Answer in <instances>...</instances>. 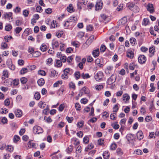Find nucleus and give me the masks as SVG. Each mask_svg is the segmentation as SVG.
Segmentation results:
<instances>
[{
    "instance_id": "obj_50",
    "label": "nucleus",
    "mask_w": 159,
    "mask_h": 159,
    "mask_svg": "<svg viewBox=\"0 0 159 159\" xmlns=\"http://www.w3.org/2000/svg\"><path fill=\"white\" fill-rule=\"evenodd\" d=\"M13 84L15 86H17L19 83V81L18 79H15L13 81Z\"/></svg>"
},
{
    "instance_id": "obj_9",
    "label": "nucleus",
    "mask_w": 159,
    "mask_h": 159,
    "mask_svg": "<svg viewBox=\"0 0 159 159\" xmlns=\"http://www.w3.org/2000/svg\"><path fill=\"white\" fill-rule=\"evenodd\" d=\"M66 88L63 86H61L59 89L58 94L59 96H61L63 94V92L66 90Z\"/></svg>"
},
{
    "instance_id": "obj_58",
    "label": "nucleus",
    "mask_w": 159,
    "mask_h": 159,
    "mask_svg": "<svg viewBox=\"0 0 159 159\" xmlns=\"http://www.w3.org/2000/svg\"><path fill=\"white\" fill-rule=\"evenodd\" d=\"M20 139V137L17 135H16L14 136L13 141L14 142L16 143L17 141H18Z\"/></svg>"
},
{
    "instance_id": "obj_37",
    "label": "nucleus",
    "mask_w": 159,
    "mask_h": 159,
    "mask_svg": "<svg viewBox=\"0 0 159 159\" xmlns=\"http://www.w3.org/2000/svg\"><path fill=\"white\" fill-rule=\"evenodd\" d=\"M44 120L48 123L51 122L52 121V120L50 117H47L46 116H45L44 118Z\"/></svg>"
},
{
    "instance_id": "obj_5",
    "label": "nucleus",
    "mask_w": 159,
    "mask_h": 159,
    "mask_svg": "<svg viewBox=\"0 0 159 159\" xmlns=\"http://www.w3.org/2000/svg\"><path fill=\"white\" fill-rule=\"evenodd\" d=\"M2 17L5 19L8 18L9 20L10 19L12 20V13L11 12H4L2 15Z\"/></svg>"
},
{
    "instance_id": "obj_19",
    "label": "nucleus",
    "mask_w": 159,
    "mask_h": 159,
    "mask_svg": "<svg viewBox=\"0 0 159 159\" xmlns=\"http://www.w3.org/2000/svg\"><path fill=\"white\" fill-rule=\"evenodd\" d=\"M93 55L94 57H97L99 56V49L97 48L93 52Z\"/></svg>"
},
{
    "instance_id": "obj_34",
    "label": "nucleus",
    "mask_w": 159,
    "mask_h": 159,
    "mask_svg": "<svg viewBox=\"0 0 159 159\" xmlns=\"http://www.w3.org/2000/svg\"><path fill=\"white\" fill-rule=\"evenodd\" d=\"M71 44L73 46H75L76 48H78L80 46L79 43L76 41L72 42H71Z\"/></svg>"
},
{
    "instance_id": "obj_32",
    "label": "nucleus",
    "mask_w": 159,
    "mask_h": 159,
    "mask_svg": "<svg viewBox=\"0 0 159 159\" xmlns=\"http://www.w3.org/2000/svg\"><path fill=\"white\" fill-rule=\"evenodd\" d=\"M34 98L37 100H39L40 98V95L38 92L36 93L34 95Z\"/></svg>"
},
{
    "instance_id": "obj_31",
    "label": "nucleus",
    "mask_w": 159,
    "mask_h": 159,
    "mask_svg": "<svg viewBox=\"0 0 159 159\" xmlns=\"http://www.w3.org/2000/svg\"><path fill=\"white\" fill-rule=\"evenodd\" d=\"M116 152L117 154V155L119 156H121L123 154V152L121 149L120 148H117Z\"/></svg>"
},
{
    "instance_id": "obj_64",
    "label": "nucleus",
    "mask_w": 159,
    "mask_h": 159,
    "mask_svg": "<svg viewBox=\"0 0 159 159\" xmlns=\"http://www.w3.org/2000/svg\"><path fill=\"white\" fill-rule=\"evenodd\" d=\"M66 119L68 122L69 123H71L73 120V117H70L68 116H66Z\"/></svg>"
},
{
    "instance_id": "obj_59",
    "label": "nucleus",
    "mask_w": 159,
    "mask_h": 159,
    "mask_svg": "<svg viewBox=\"0 0 159 159\" xmlns=\"http://www.w3.org/2000/svg\"><path fill=\"white\" fill-rule=\"evenodd\" d=\"M61 78L63 79L66 80L68 78V74L64 73L62 75Z\"/></svg>"
},
{
    "instance_id": "obj_47",
    "label": "nucleus",
    "mask_w": 159,
    "mask_h": 159,
    "mask_svg": "<svg viewBox=\"0 0 159 159\" xmlns=\"http://www.w3.org/2000/svg\"><path fill=\"white\" fill-rule=\"evenodd\" d=\"M116 113L114 112L113 113H111V114L110 115V118L111 120H116V118L115 117V115H116Z\"/></svg>"
},
{
    "instance_id": "obj_3",
    "label": "nucleus",
    "mask_w": 159,
    "mask_h": 159,
    "mask_svg": "<svg viewBox=\"0 0 159 159\" xmlns=\"http://www.w3.org/2000/svg\"><path fill=\"white\" fill-rule=\"evenodd\" d=\"M116 76L113 74L110 78H108L107 81V84L110 85L114 83L116 81Z\"/></svg>"
},
{
    "instance_id": "obj_23",
    "label": "nucleus",
    "mask_w": 159,
    "mask_h": 159,
    "mask_svg": "<svg viewBox=\"0 0 159 159\" xmlns=\"http://www.w3.org/2000/svg\"><path fill=\"white\" fill-rule=\"evenodd\" d=\"M37 82L39 86H42L44 84L45 81L43 79L41 78L38 80Z\"/></svg>"
},
{
    "instance_id": "obj_8",
    "label": "nucleus",
    "mask_w": 159,
    "mask_h": 159,
    "mask_svg": "<svg viewBox=\"0 0 159 159\" xmlns=\"http://www.w3.org/2000/svg\"><path fill=\"white\" fill-rule=\"evenodd\" d=\"M147 9L148 11H149L151 13H153L154 11L153 5L152 4H148V5Z\"/></svg>"
},
{
    "instance_id": "obj_2",
    "label": "nucleus",
    "mask_w": 159,
    "mask_h": 159,
    "mask_svg": "<svg viewBox=\"0 0 159 159\" xmlns=\"http://www.w3.org/2000/svg\"><path fill=\"white\" fill-rule=\"evenodd\" d=\"M89 91L88 88L84 87L80 90V92L78 94V96L80 97L84 94H89Z\"/></svg>"
},
{
    "instance_id": "obj_40",
    "label": "nucleus",
    "mask_w": 159,
    "mask_h": 159,
    "mask_svg": "<svg viewBox=\"0 0 159 159\" xmlns=\"http://www.w3.org/2000/svg\"><path fill=\"white\" fill-rule=\"evenodd\" d=\"M28 71V69L27 68H24L20 70V73L21 74H24L27 73Z\"/></svg>"
},
{
    "instance_id": "obj_48",
    "label": "nucleus",
    "mask_w": 159,
    "mask_h": 159,
    "mask_svg": "<svg viewBox=\"0 0 159 159\" xmlns=\"http://www.w3.org/2000/svg\"><path fill=\"white\" fill-rule=\"evenodd\" d=\"M43 38V34L41 33H39L38 35H37V41L39 42Z\"/></svg>"
},
{
    "instance_id": "obj_57",
    "label": "nucleus",
    "mask_w": 159,
    "mask_h": 159,
    "mask_svg": "<svg viewBox=\"0 0 159 159\" xmlns=\"http://www.w3.org/2000/svg\"><path fill=\"white\" fill-rule=\"evenodd\" d=\"M22 28L20 27H17L16 28L15 31L16 34H19L22 30Z\"/></svg>"
},
{
    "instance_id": "obj_54",
    "label": "nucleus",
    "mask_w": 159,
    "mask_h": 159,
    "mask_svg": "<svg viewBox=\"0 0 159 159\" xmlns=\"http://www.w3.org/2000/svg\"><path fill=\"white\" fill-rule=\"evenodd\" d=\"M104 139H100L98 140V144L100 145H102L104 143Z\"/></svg>"
},
{
    "instance_id": "obj_42",
    "label": "nucleus",
    "mask_w": 159,
    "mask_h": 159,
    "mask_svg": "<svg viewBox=\"0 0 159 159\" xmlns=\"http://www.w3.org/2000/svg\"><path fill=\"white\" fill-rule=\"evenodd\" d=\"M134 153L138 155H141L143 153L142 151L140 149H137L134 152Z\"/></svg>"
},
{
    "instance_id": "obj_30",
    "label": "nucleus",
    "mask_w": 159,
    "mask_h": 159,
    "mask_svg": "<svg viewBox=\"0 0 159 159\" xmlns=\"http://www.w3.org/2000/svg\"><path fill=\"white\" fill-rule=\"evenodd\" d=\"M127 5L129 9H131L132 8L134 7L135 5L132 2H129L127 3Z\"/></svg>"
},
{
    "instance_id": "obj_12",
    "label": "nucleus",
    "mask_w": 159,
    "mask_h": 159,
    "mask_svg": "<svg viewBox=\"0 0 159 159\" xmlns=\"http://www.w3.org/2000/svg\"><path fill=\"white\" fill-rule=\"evenodd\" d=\"M102 3L101 2H99L96 3L95 6V9L100 10L102 9Z\"/></svg>"
},
{
    "instance_id": "obj_62",
    "label": "nucleus",
    "mask_w": 159,
    "mask_h": 159,
    "mask_svg": "<svg viewBox=\"0 0 159 159\" xmlns=\"http://www.w3.org/2000/svg\"><path fill=\"white\" fill-rule=\"evenodd\" d=\"M27 81V79L25 77H22L20 79L21 82L23 84H24L26 83Z\"/></svg>"
},
{
    "instance_id": "obj_55",
    "label": "nucleus",
    "mask_w": 159,
    "mask_h": 159,
    "mask_svg": "<svg viewBox=\"0 0 159 159\" xmlns=\"http://www.w3.org/2000/svg\"><path fill=\"white\" fill-rule=\"evenodd\" d=\"M117 147V145L115 143H112L110 146V149L111 150H114Z\"/></svg>"
},
{
    "instance_id": "obj_36",
    "label": "nucleus",
    "mask_w": 159,
    "mask_h": 159,
    "mask_svg": "<svg viewBox=\"0 0 159 159\" xmlns=\"http://www.w3.org/2000/svg\"><path fill=\"white\" fill-rule=\"evenodd\" d=\"M41 50L43 52H44L47 49V46L44 44H43L40 47Z\"/></svg>"
},
{
    "instance_id": "obj_38",
    "label": "nucleus",
    "mask_w": 159,
    "mask_h": 159,
    "mask_svg": "<svg viewBox=\"0 0 159 159\" xmlns=\"http://www.w3.org/2000/svg\"><path fill=\"white\" fill-rule=\"evenodd\" d=\"M62 62H65L66 61V57L65 56H63L61 55V57H60V60Z\"/></svg>"
},
{
    "instance_id": "obj_25",
    "label": "nucleus",
    "mask_w": 159,
    "mask_h": 159,
    "mask_svg": "<svg viewBox=\"0 0 159 159\" xmlns=\"http://www.w3.org/2000/svg\"><path fill=\"white\" fill-rule=\"evenodd\" d=\"M28 146L30 148H36L35 144L32 141H30L28 143Z\"/></svg>"
},
{
    "instance_id": "obj_18",
    "label": "nucleus",
    "mask_w": 159,
    "mask_h": 159,
    "mask_svg": "<svg viewBox=\"0 0 159 159\" xmlns=\"http://www.w3.org/2000/svg\"><path fill=\"white\" fill-rule=\"evenodd\" d=\"M15 113L16 116L17 117H20L22 116V112L20 110H17L15 111Z\"/></svg>"
},
{
    "instance_id": "obj_33",
    "label": "nucleus",
    "mask_w": 159,
    "mask_h": 159,
    "mask_svg": "<svg viewBox=\"0 0 159 159\" xmlns=\"http://www.w3.org/2000/svg\"><path fill=\"white\" fill-rule=\"evenodd\" d=\"M82 77L84 79L89 78L90 77L89 74L88 73L84 74L83 73L81 74Z\"/></svg>"
},
{
    "instance_id": "obj_15",
    "label": "nucleus",
    "mask_w": 159,
    "mask_h": 159,
    "mask_svg": "<svg viewBox=\"0 0 159 159\" xmlns=\"http://www.w3.org/2000/svg\"><path fill=\"white\" fill-rule=\"evenodd\" d=\"M113 67L112 66H108L107 67L105 73L106 74H109L111 73V71L112 70Z\"/></svg>"
},
{
    "instance_id": "obj_44",
    "label": "nucleus",
    "mask_w": 159,
    "mask_h": 159,
    "mask_svg": "<svg viewBox=\"0 0 159 159\" xmlns=\"http://www.w3.org/2000/svg\"><path fill=\"white\" fill-rule=\"evenodd\" d=\"M149 22V20L147 18H144L143 20V25L145 26L148 24Z\"/></svg>"
},
{
    "instance_id": "obj_21",
    "label": "nucleus",
    "mask_w": 159,
    "mask_h": 159,
    "mask_svg": "<svg viewBox=\"0 0 159 159\" xmlns=\"http://www.w3.org/2000/svg\"><path fill=\"white\" fill-rule=\"evenodd\" d=\"M62 65V61L60 60H56L55 66L57 67H60Z\"/></svg>"
},
{
    "instance_id": "obj_1",
    "label": "nucleus",
    "mask_w": 159,
    "mask_h": 159,
    "mask_svg": "<svg viewBox=\"0 0 159 159\" xmlns=\"http://www.w3.org/2000/svg\"><path fill=\"white\" fill-rule=\"evenodd\" d=\"M33 131L35 134H39L43 132V129L39 126H35L33 128Z\"/></svg>"
},
{
    "instance_id": "obj_17",
    "label": "nucleus",
    "mask_w": 159,
    "mask_h": 159,
    "mask_svg": "<svg viewBox=\"0 0 159 159\" xmlns=\"http://www.w3.org/2000/svg\"><path fill=\"white\" fill-rule=\"evenodd\" d=\"M68 20L70 22H72L73 25H74V23H75L77 20L75 16L70 17Z\"/></svg>"
},
{
    "instance_id": "obj_22",
    "label": "nucleus",
    "mask_w": 159,
    "mask_h": 159,
    "mask_svg": "<svg viewBox=\"0 0 159 159\" xmlns=\"http://www.w3.org/2000/svg\"><path fill=\"white\" fill-rule=\"evenodd\" d=\"M63 34V31L58 30L55 33V35L58 38H60Z\"/></svg>"
},
{
    "instance_id": "obj_20",
    "label": "nucleus",
    "mask_w": 159,
    "mask_h": 159,
    "mask_svg": "<svg viewBox=\"0 0 159 159\" xmlns=\"http://www.w3.org/2000/svg\"><path fill=\"white\" fill-rule=\"evenodd\" d=\"M134 53L131 51H130L127 52V57L130 58H132L134 57Z\"/></svg>"
},
{
    "instance_id": "obj_7",
    "label": "nucleus",
    "mask_w": 159,
    "mask_h": 159,
    "mask_svg": "<svg viewBox=\"0 0 159 159\" xmlns=\"http://www.w3.org/2000/svg\"><path fill=\"white\" fill-rule=\"evenodd\" d=\"M63 25L66 29L68 28L70 26L73 25L72 22H70L68 19L66 21H64Z\"/></svg>"
},
{
    "instance_id": "obj_41",
    "label": "nucleus",
    "mask_w": 159,
    "mask_h": 159,
    "mask_svg": "<svg viewBox=\"0 0 159 159\" xmlns=\"http://www.w3.org/2000/svg\"><path fill=\"white\" fill-rule=\"evenodd\" d=\"M119 109V107H118V104H117L115 105L113 107V112L116 113L117 112Z\"/></svg>"
},
{
    "instance_id": "obj_11",
    "label": "nucleus",
    "mask_w": 159,
    "mask_h": 159,
    "mask_svg": "<svg viewBox=\"0 0 159 159\" xmlns=\"http://www.w3.org/2000/svg\"><path fill=\"white\" fill-rule=\"evenodd\" d=\"M137 136L138 139L141 140L143 138V134L141 131H139L137 134Z\"/></svg>"
},
{
    "instance_id": "obj_53",
    "label": "nucleus",
    "mask_w": 159,
    "mask_h": 159,
    "mask_svg": "<svg viewBox=\"0 0 159 159\" xmlns=\"http://www.w3.org/2000/svg\"><path fill=\"white\" fill-rule=\"evenodd\" d=\"M65 107V105L64 103H63L62 104H61L60 105L58 110L59 111H62L63 110L64 108Z\"/></svg>"
},
{
    "instance_id": "obj_63",
    "label": "nucleus",
    "mask_w": 159,
    "mask_h": 159,
    "mask_svg": "<svg viewBox=\"0 0 159 159\" xmlns=\"http://www.w3.org/2000/svg\"><path fill=\"white\" fill-rule=\"evenodd\" d=\"M106 48V47L104 45H102L100 47V50L101 52H103L105 51V49Z\"/></svg>"
},
{
    "instance_id": "obj_29",
    "label": "nucleus",
    "mask_w": 159,
    "mask_h": 159,
    "mask_svg": "<svg viewBox=\"0 0 159 159\" xmlns=\"http://www.w3.org/2000/svg\"><path fill=\"white\" fill-rule=\"evenodd\" d=\"M103 156L104 158L107 159L109 158V154L107 151H105L103 154Z\"/></svg>"
},
{
    "instance_id": "obj_13",
    "label": "nucleus",
    "mask_w": 159,
    "mask_h": 159,
    "mask_svg": "<svg viewBox=\"0 0 159 159\" xmlns=\"http://www.w3.org/2000/svg\"><path fill=\"white\" fill-rule=\"evenodd\" d=\"M92 41L89 38L83 44V47L85 48L88 47L92 43Z\"/></svg>"
},
{
    "instance_id": "obj_52",
    "label": "nucleus",
    "mask_w": 159,
    "mask_h": 159,
    "mask_svg": "<svg viewBox=\"0 0 159 159\" xmlns=\"http://www.w3.org/2000/svg\"><path fill=\"white\" fill-rule=\"evenodd\" d=\"M7 47V44L5 43H2L1 45V48L2 49H4Z\"/></svg>"
},
{
    "instance_id": "obj_51",
    "label": "nucleus",
    "mask_w": 159,
    "mask_h": 159,
    "mask_svg": "<svg viewBox=\"0 0 159 159\" xmlns=\"http://www.w3.org/2000/svg\"><path fill=\"white\" fill-rule=\"evenodd\" d=\"M12 29V26L11 25H7L5 27V30L7 31H9Z\"/></svg>"
},
{
    "instance_id": "obj_49",
    "label": "nucleus",
    "mask_w": 159,
    "mask_h": 159,
    "mask_svg": "<svg viewBox=\"0 0 159 159\" xmlns=\"http://www.w3.org/2000/svg\"><path fill=\"white\" fill-rule=\"evenodd\" d=\"M29 14V11L27 10H25L23 11V14L25 17L28 16Z\"/></svg>"
},
{
    "instance_id": "obj_4",
    "label": "nucleus",
    "mask_w": 159,
    "mask_h": 159,
    "mask_svg": "<svg viewBox=\"0 0 159 159\" xmlns=\"http://www.w3.org/2000/svg\"><path fill=\"white\" fill-rule=\"evenodd\" d=\"M103 73L101 71H98L95 75V78L98 81H100L103 77Z\"/></svg>"
},
{
    "instance_id": "obj_26",
    "label": "nucleus",
    "mask_w": 159,
    "mask_h": 159,
    "mask_svg": "<svg viewBox=\"0 0 159 159\" xmlns=\"http://www.w3.org/2000/svg\"><path fill=\"white\" fill-rule=\"evenodd\" d=\"M130 42L132 46H134L136 43V40L134 38H131L130 39Z\"/></svg>"
},
{
    "instance_id": "obj_10",
    "label": "nucleus",
    "mask_w": 159,
    "mask_h": 159,
    "mask_svg": "<svg viewBox=\"0 0 159 159\" xmlns=\"http://www.w3.org/2000/svg\"><path fill=\"white\" fill-rule=\"evenodd\" d=\"M4 83L5 85L10 86L11 85L12 83V79L9 78L7 79L4 82Z\"/></svg>"
},
{
    "instance_id": "obj_6",
    "label": "nucleus",
    "mask_w": 159,
    "mask_h": 159,
    "mask_svg": "<svg viewBox=\"0 0 159 159\" xmlns=\"http://www.w3.org/2000/svg\"><path fill=\"white\" fill-rule=\"evenodd\" d=\"M146 60V58L144 55L140 56L138 58V61L141 64H143Z\"/></svg>"
},
{
    "instance_id": "obj_16",
    "label": "nucleus",
    "mask_w": 159,
    "mask_h": 159,
    "mask_svg": "<svg viewBox=\"0 0 159 159\" xmlns=\"http://www.w3.org/2000/svg\"><path fill=\"white\" fill-rule=\"evenodd\" d=\"M52 45L53 48H56L58 47L59 43L57 41L54 40L52 41Z\"/></svg>"
},
{
    "instance_id": "obj_61",
    "label": "nucleus",
    "mask_w": 159,
    "mask_h": 159,
    "mask_svg": "<svg viewBox=\"0 0 159 159\" xmlns=\"http://www.w3.org/2000/svg\"><path fill=\"white\" fill-rule=\"evenodd\" d=\"M36 11L38 12H41L43 11V9L42 7L39 6H38L36 7Z\"/></svg>"
},
{
    "instance_id": "obj_43",
    "label": "nucleus",
    "mask_w": 159,
    "mask_h": 159,
    "mask_svg": "<svg viewBox=\"0 0 159 159\" xmlns=\"http://www.w3.org/2000/svg\"><path fill=\"white\" fill-rule=\"evenodd\" d=\"M84 124V121L82 120H81L80 122H78L77 124V125L78 127L79 128H81L83 126Z\"/></svg>"
},
{
    "instance_id": "obj_56",
    "label": "nucleus",
    "mask_w": 159,
    "mask_h": 159,
    "mask_svg": "<svg viewBox=\"0 0 159 159\" xmlns=\"http://www.w3.org/2000/svg\"><path fill=\"white\" fill-rule=\"evenodd\" d=\"M83 142L85 144H87L88 143L89 141V138L88 137L86 136L83 138Z\"/></svg>"
},
{
    "instance_id": "obj_24",
    "label": "nucleus",
    "mask_w": 159,
    "mask_h": 159,
    "mask_svg": "<svg viewBox=\"0 0 159 159\" xmlns=\"http://www.w3.org/2000/svg\"><path fill=\"white\" fill-rule=\"evenodd\" d=\"M123 99L124 101L125 100V102H127L129 99V96L127 94H125L123 95Z\"/></svg>"
},
{
    "instance_id": "obj_28",
    "label": "nucleus",
    "mask_w": 159,
    "mask_h": 159,
    "mask_svg": "<svg viewBox=\"0 0 159 159\" xmlns=\"http://www.w3.org/2000/svg\"><path fill=\"white\" fill-rule=\"evenodd\" d=\"M62 83V82L61 80L57 81L53 84V87H58L59 85L61 84Z\"/></svg>"
},
{
    "instance_id": "obj_35",
    "label": "nucleus",
    "mask_w": 159,
    "mask_h": 159,
    "mask_svg": "<svg viewBox=\"0 0 159 159\" xmlns=\"http://www.w3.org/2000/svg\"><path fill=\"white\" fill-rule=\"evenodd\" d=\"M52 59L51 58H48L47 60L46 61V64L49 66H50L52 64Z\"/></svg>"
},
{
    "instance_id": "obj_60",
    "label": "nucleus",
    "mask_w": 159,
    "mask_h": 159,
    "mask_svg": "<svg viewBox=\"0 0 159 159\" xmlns=\"http://www.w3.org/2000/svg\"><path fill=\"white\" fill-rule=\"evenodd\" d=\"M12 39V37L11 36H6L4 37L5 40L7 42H8Z\"/></svg>"
},
{
    "instance_id": "obj_45",
    "label": "nucleus",
    "mask_w": 159,
    "mask_h": 159,
    "mask_svg": "<svg viewBox=\"0 0 159 159\" xmlns=\"http://www.w3.org/2000/svg\"><path fill=\"white\" fill-rule=\"evenodd\" d=\"M6 149L9 152H12L13 150V148L11 146L8 145L7 146Z\"/></svg>"
},
{
    "instance_id": "obj_14",
    "label": "nucleus",
    "mask_w": 159,
    "mask_h": 159,
    "mask_svg": "<svg viewBox=\"0 0 159 159\" xmlns=\"http://www.w3.org/2000/svg\"><path fill=\"white\" fill-rule=\"evenodd\" d=\"M66 10L68 12L70 13H72L74 11V9L72 6V5L70 4L69 6L67 7Z\"/></svg>"
},
{
    "instance_id": "obj_39",
    "label": "nucleus",
    "mask_w": 159,
    "mask_h": 159,
    "mask_svg": "<svg viewBox=\"0 0 159 159\" xmlns=\"http://www.w3.org/2000/svg\"><path fill=\"white\" fill-rule=\"evenodd\" d=\"M40 55V53L38 51H35L33 52L32 56L33 57H36Z\"/></svg>"
},
{
    "instance_id": "obj_27",
    "label": "nucleus",
    "mask_w": 159,
    "mask_h": 159,
    "mask_svg": "<svg viewBox=\"0 0 159 159\" xmlns=\"http://www.w3.org/2000/svg\"><path fill=\"white\" fill-rule=\"evenodd\" d=\"M3 75L6 78L9 77V72L7 70H4L2 72Z\"/></svg>"
},
{
    "instance_id": "obj_46",
    "label": "nucleus",
    "mask_w": 159,
    "mask_h": 159,
    "mask_svg": "<svg viewBox=\"0 0 159 159\" xmlns=\"http://www.w3.org/2000/svg\"><path fill=\"white\" fill-rule=\"evenodd\" d=\"M75 75L76 80H78L80 77V72L79 71L76 72L75 73Z\"/></svg>"
}]
</instances>
